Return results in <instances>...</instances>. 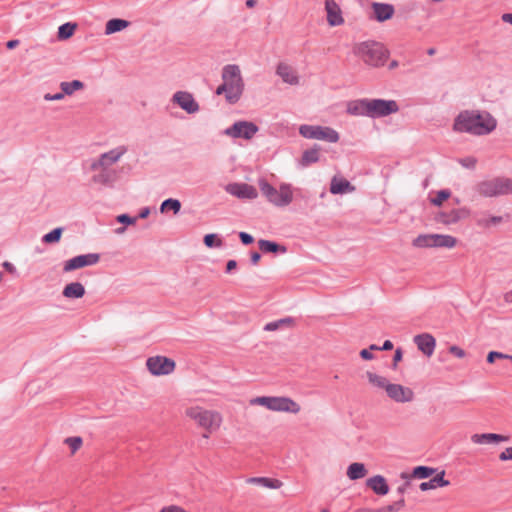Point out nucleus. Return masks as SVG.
<instances>
[{
	"instance_id": "1",
	"label": "nucleus",
	"mask_w": 512,
	"mask_h": 512,
	"mask_svg": "<svg viewBox=\"0 0 512 512\" xmlns=\"http://www.w3.org/2000/svg\"><path fill=\"white\" fill-rule=\"evenodd\" d=\"M184 413L197 428L203 431L202 437L204 439H209L212 434L219 431L224 422L221 412L200 405L189 406Z\"/></svg>"
},
{
	"instance_id": "2",
	"label": "nucleus",
	"mask_w": 512,
	"mask_h": 512,
	"mask_svg": "<svg viewBox=\"0 0 512 512\" xmlns=\"http://www.w3.org/2000/svg\"><path fill=\"white\" fill-rule=\"evenodd\" d=\"M496 125V119L488 113L480 114L464 111L455 119L453 128L457 132L486 135L491 133L496 128Z\"/></svg>"
},
{
	"instance_id": "3",
	"label": "nucleus",
	"mask_w": 512,
	"mask_h": 512,
	"mask_svg": "<svg viewBox=\"0 0 512 512\" xmlns=\"http://www.w3.org/2000/svg\"><path fill=\"white\" fill-rule=\"evenodd\" d=\"M223 83L216 89V94H225L230 104L236 103L244 90L241 70L237 65H226L222 70Z\"/></svg>"
},
{
	"instance_id": "4",
	"label": "nucleus",
	"mask_w": 512,
	"mask_h": 512,
	"mask_svg": "<svg viewBox=\"0 0 512 512\" xmlns=\"http://www.w3.org/2000/svg\"><path fill=\"white\" fill-rule=\"evenodd\" d=\"M353 53L371 67H381L387 62L390 52L380 42L364 41L354 45Z\"/></svg>"
},
{
	"instance_id": "5",
	"label": "nucleus",
	"mask_w": 512,
	"mask_h": 512,
	"mask_svg": "<svg viewBox=\"0 0 512 512\" xmlns=\"http://www.w3.org/2000/svg\"><path fill=\"white\" fill-rule=\"evenodd\" d=\"M258 185L266 200L276 207H286L293 202V188L288 183H281L278 188H275L262 178L258 180Z\"/></svg>"
},
{
	"instance_id": "6",
	"label": "nucleus",
	"mask_w": 512,
	"mask_h": 512,
	"mask_svg": "<svg viewBox=\"0 0 512 512\" xmlns=\"http://www.w3.org/2000/svg\"><path fill=\"white\" fill-rule=\"evenodd\" d=\"M251 406H261L272 412L298 414L301 405L287 396H258L250 399Z\"/></svg>"
},
{
	"instance_id": "7",
	"label": "nucleus",
	"mask_w": 512,
	"mask_h": 512,
	"mask_svg": "<svg viewBox=\"0 0 512 512\" xmlns=\"http://www.w3.org/2000/svg\"><path fill=\"white\" fill-rule=\"evenodd\" d=\"M412 245L416 248H444L454 249L458 245V239L449 234H420L413 239Z\"/></svg>"
},
{
	"instance_id": "8",
	"label": "nucleus",
	"mask_w": 512,
	"mask_h": 512,
	"mask_svg": "<svg viewBox=\"0 0 512 512\" xmlns=\"http://www.w3.org/2000/svg\"><path fill=\"white\" fill-rule=\"evenodd\" d=\"M299 133L308 139L323 140L329 143H336L339 140V133L330 127L317 125H302Z\"/></svg>"
},
{
	"instance_id": "9",
	"label": "nucleus",
	"mask_w": 512,
	"mask_h": 512,
	"mask_svg": "<svg viewBox=\"0 0 512 512\" xmlns=\"http://www.w3.org/2000/svg\"><path fill=\"white\" fill-rule=\"evenodd\" d=\"M148 371L154 376L171 374L176 367L175 361L165 356H152L146 360Z\"/></svg>"
},
{
	"instance_id": "10",
	"label": "nucleus",
	"mask_w": 512,
	"mask_h": 512,
	"mask_svg": "<svg viewBox=\"0 0 512 512\" xmlns=\"http://www.w3.org/2000/svg\"><path fill=\"white\" fill-rule=\"evenodd\" d=\"M368 109L370 117H383L396 113L399 108L394 100L371 99Z\"/></svg>"
},
{
	"instance_id": "11",
	"label": "nucleus",
	"mask_w": 512,
	"mask_h": 512,
	"mask_svg": "<svg viewBox=\"0 0 512 512\" xmlns=\"http://www.w3.org/2000/svg\"><path fill=\"white\" fill-rule=\"evenodd\" d=\"M470 216L469 209L457 208L449 211H440L435 215V221L445 226L455 225L460 221L466 220Z\"/></svg>"
},
{
	"instance_id": "12",
	"label": "nucleus",
	"mask_w": 512,
	"mask_h": 512,
	"mask_svg": "<svg viewBox=\"0 0 512 512\" xmlns=\"http://www.w3.org/2000/svg\"><path fill=\"white\" fill-rule=\"evenodd\" d=\"M127 152L126 147L119 146L104 154H102L96 161L91 165V169L96 171L97 169L106 170L120 160V158Z\"/></svg>"
},
{
	"instance_id": "13",
	"label": "nucleus",
	"mask_w": 512,
	"mask_h": 512,
	"mask_svg": "<svg viewBox=\"0 0 512 512\" xmlns=\"http://www.w3.org/2000/svg\"><path fill=\"white\" fill-rule=\"evenodd\" d=\"M385 393L389 399L396 403H409L415 398L414 391L411 388L392 382H390Z\"/></svg>"
},
{
	"instance_id": "14",
	"label": "nucleus",
	"mask_w": 512,
	"mask_h": 512,
	"mask_svg": "<svg viewBox=\"0 0 512 512\" xmlns=\"http://www.w3.org/2000/svg\"><path fill=\"white\" fill-rule=\"evenodd\" d=\"M258 131V127L248 121H239L225 130V134L233 138L251 139Z\"/></svg>"
},
{
	"instance_id": "15",
	"label": "nucleus",
	"mask_w": 512,
	"mask_h": 512,
	"mask_svg": "<svg viewBox=\"0 0 512 512\" xmlns=\"http://www.w3.org/2000/svg\"><path fill=\"white\" fill-rule=\"evenodd\" d=\"M100 256L97 253L79 255L64 262L63 271L71 272L86 266H92L99 262Z\"/></svg>"
},
{
	"instance_id": "16",
	"label": "nucleus",
	"mask_w": 512,
	"mask_h": 512,
	"mask_svg": "<svg viewBox=\"0 0 512 512\" xmlns=\"http://www.w3.org/2000/svg\"><path fill=\"white\" fill-rule=\"evenodd\" d=\"M225 191L239 199L254 200L258 197L257 189L247 183H230L226 185Z\"/></svg>"
},
{
	"instance_id": "17",
	"label": "nucleus",
	"mask_w": 512,
	"mask_h": 512,
	"mask_svg": "<svg viewBox=\"0 0 512 512\" xmlns=\"http://www.w3.org/2000/svg\"><path fill=\"white\" fill-rule=\"evenodd\" d=\"M324 8L326 12V19L330 26H340L344 23L342 10L335 0H325Z\"/></svg>"
},
{
	"instance_id": "18",
	"label": "nucleus",
	"mask_w": 512,
	"mask_h": 512,
	"mask_svg": "<svg viewBox=\"0 0 512 512\" xmlns=\"http://www.w3.org/2000/svg\"><path fill=\"white\" fill-rule=\"evenodd\" d=\"M173 102L179 105L187 113H196L199 110V105L195 101L192 94L185 91H178L173 95Z\"/></svg>"
},
{
	"instance_id": "19",
	"label": "nucleus",
	"mask_w": 512,
	"mask_h": 512,
	"mask_svg": "<svg viewBox=\"0 0 512 512\" xmlns=\"http://www.w3.org/2000/svg\"><path fill=\"white\" fill-rule=\"evenodd\" d=\"M417 348L427 357H431L436 347V339L429 333H422L414 337Z\"/></svg>"
},
{
	"instance_id": "20",
	"label": "nucleus",
	"mask_w": 512,
	"mask_h": 512,
	"mask_svg": "<svg viewBox=\"0 0 512 512\" xmlns=\"http://www.w3.org/2000/svg\"><path fill=\"white\" fill-rule=\"evenodd\" d=\"M276 74L284 83L289 85H298L300 83V77L296 69L286 63H279L277 65Z\"/></svg>"
},
{
	"instance_id": "21",
	"label": "nucleus",
	"mask_w": 512,
	"mask_h": 512,
	"mask_svg": "<svg viewBox=\"0 0 512 512\" xmlns=\"http://www.w3.org/2000/svg\"><path fill=\"white\" fill-rule=\"evenodd\" d=\"M508 436L496 433H476L471 436V441L476 445H492L507 442Z\"/></svg>"
},
{
	"instance_id": "22",
	"label": "nucleus",
	"mask_w": 512,
	"mask_h": 512,
	"mask_svg": "<svg viewBox=\"0 0 512 512\" xmlns=\"http://www.w3.org/2000/svg\"><path fill=\"white\" fill-rule=\"evenodd\" d=\"M364 376L371 388L386 392L390 384V380L387 377L372 370L366 371Z\"/></svg>"
},
{
	"instance_id": "23",
	"label": "nucleus",
	"mask_w": 512,
	"mask_h": 512,
	"mask_svg": "<svg viewBox=\"0 0 512 512\" xmlns=\"http://www.w3.org/2000/svg\"><path fill=\"white\" fill-rule=\"evenodd\" d=\"M366 485L377 495L384 496L389 492L387 481L382 475H375L368 478Z\"/></svg>"
},
{
	"instance_id": "24",
	"label": "nucleus",
	"mask_w": 512,
	"mask_h": 512,
	"mask_svg": "<svg viewBox=\"0 0 512 512\" xmlns=\"http://www.w3.org/2000/svg\"><path fill=\"white\" fill-rule=\"evenodd\" d=\"M355 187L343 177H333L330 185V192L332 194H346L352 193Z\"/></svg>"
},
{
	"instance_id": "25",
	"label": "nucleus",
	"mask_w": 512,
	"mask_h": 512,
	"mask_svg": "<svg viewBox=\"0 0 512 512\" xmlns=\"http://www.w3.org/2000/svg\"><path fill=\"white\" fill-rule=\"evenodd\" d=\"M369 99L355 100L347 104V113L353 116H369Z\"/></svg>"
},
{
	"instance_id": "26",
	"label": "nucleus",
	"mask_w": 512,
	"mask_h": 512,
	"mask_svg": "<svg viewBox=\"0 0 512 512\" xmlns=\"http://www.w3.org/2000/svg\"><path fill=\"white\" fill-rule=\"evenodd\" d=\"M372 9L375 18L380 22L390 19L394 14V8L390 4L373 3Z\"/></svg>"
},
{
	"instance_id": "27",
	"label": "nucleus",
	"mask_w": 512,
	"mask_h": 512,
	"mask_svg": "<svg viewBox=\"0 0 512 512\" xmlns=\"http://www.w3.org/2000/svg\"><path fill=\"white\" fill-rule=\"evenodd\" d=\"M444 475H445L444 471L440 472L435 477H433L431 480H429L427 482H422L420 484L419 488L422 491H427V490H431V489H436L438 487L448 486L450 483L448 480L444 479Z\"/></svg>"
},
{
	"instance_id": "28",
	"label": "nucleus",
	"mask_w": 512,
	"mask_h": 512,
	"mask_svg": "<svg viewBox=\"0 0 512 512\" xmlns=\"http://www.w3.org/2000/svg\"><path fill=\"white\" fill-rule=\"evenodd\" d=\"M85 294L84 286L79 282H72L63 289V296L71 299L82 298Z\"/></svg>"
},
{
	"instance_id": "29",
	"label": "nucleus",
	"mask_w": 512,
	"mask_h": 512,
	"mask_svg": "<svg viewBox=\"0 0 512 512\" xmlns=\"http://www.w3.org/2000/svg\"><path fill=\"white\" fill-rule=\"evenodd\" d=\"M346 474L350 480H358L364 478L368 471L363 463L354 462L348 466Z\"/></svg>"
},
{
	"instance_id": "30",
	"label": "nucleus",
	"mask_w": 512,
	"mask_h": 512,
	"mask_svg": "<svg viewBox=\"0 0 512 512\" xmlns=\"http://www.w3.org/2000/svg\"><path fill=\"white\" fill-rule=\"evenodd\" d=\"M248 483L258 484L269 489H280L283 486V482L276 478L268 477H254L248 480Z\"/></svg>"
},
{
	"instance_id": "31",
	"label": "nucleus",
	"mask_w": 512,
	"mask_h": 512,
	"mask_svg": "<svg viewBox=\"0 0 512 512\" xmlns=\"http://www.w3.org/2000/svg\"><path fill=\"white\" fill-rule=\"evenodd\" d=\"M129 25H130L129 21L124 20V19H118V18L110 19L109 21H107V23L105 25V34L106 35L114 34L116 32L126 29Z\"/></svg>"
},
{
	"instance_id": "32",
	"label": "nucleus",
	"mask_w": 512,
	"mask_h": 512,
	"mask_svg": "<svg viewBox=\"0 0 512 512\" xmlns=\"http://www.w3.org/2000/svg\"><path fill=\"white\" fill-rule=\"evenodd\" d=\"M494 179L483 181L478 185V192L484 197L499 196Z\"/></svg>"
},
{
	"instance_id": "33",
	"label": "nucleus",
	"mask_w": 512,
	"mask_h": 512,
	"mask_svg": "<svg viewBox=\"0 0 512 512\" xmlns=\"http://www.w3.org/2000/svg\"><path fill=\"white\" fill-rule=\"evenodd\" d=\"M294 326V320L291 317L279 319L277 321L269 322L264 326L267 332H273L282 328H290Z\"/></svg>"
},
{
	"instance_id": "34",
	"label": "nucleus",
	"mask_w": 512,
	"mask_h": 512,
	"mask_svg": "<svg viewBox=\"0 0 512 512\" xmlns=\"http://www.w3.org/2000/svg\"><path fill=\"white\" fill-rule=\"evenodd\" d=\"M496 188L498 195H508L512 194V179L505 178V177H499L495 178Z\"/></svg>"
},
{
	"instance_id": "35",
	"label": "nucleus",
	"mask_w": 512,
	"mask_h": 512,
	"mask_svg": "<svg viewBox=\"0 0 512 512\" xmlns=\"http://www.w3.org/2000/svg\"><path fill=\"white\" fill-rule=\"evenodd\" d=\"M77 29L76 23H65L58 28L57 37L59 40H67L71 38Z\"/></svg>"
},
{
	"instance_id": "36",
	"label": "nucleus",
	"mask_w": 512,
	"mask_h": 512,
	"mask_svg": "<svg viewBox=\"0 0 512 512\" xmlns=\"http://www.w3.org/2000/svg\"><path fill=\"white\" fill-rule=\"evenodd\" d=\"M84 84L79 80H73L71 82H61L60 89L63 91L65 96H71L74 92L82 90Z\"/></svg>"
},
{
	"instance_id": "37",
	"label": "nucleus",
	"mask_w": 512,
	"mask_h": 512,
	"mask_svg": "<svg viewBox=\"0 0 512 512\" xmlns=\"http://www.w3.org/2000/svg\"><path fill=\"white\" fill-rule=\"evenodd\" d=\"M319 160V149L313 148L304 151L301 159V164L303 166H308L312 163H315Z\"/></svg>"
},
{
	"instance_id": "38",
	"label": "nucleus",
	"mask_w": 512,
	"mask_h": 512,
	"mask_svg": "<svg viewBox=\"0 0 512 512\" xmlns=\"http://www.w3.org/2000/svg\"><path fill=\"white\" fill-rule=\"evenodd\" d=\"M181 209V203L177 199L169 198L162 202L160 206L161 213H164L168 210H172L174 214H177Z\"/></svg>"
},
{
	"instance_id": "39",
	"label": "nucleus",
	"mask_w": 512,
	"mask_h": 512,
	"mask_svg": "<svg viewBox=\"0 0 512 512\" xmlns=\"http://www.w3.org/2000/svg\"><path fill=\"white\" fill-rule=\"evenodd\" d=\"M404 506V500L401 499L393 504L386 505L374 510H363L362 512H399Z\"/></svg>"
},
{
	"instance_id": "40",
	"label": "nucleus",
	"mask_w": 512,
	"mask_h": 512,
	"mask_svg": "<svg viewBox=\"0 0 512 512\" xmlns=\"http://www.w3.org/2000/svg\"><path fill=\"white\" fill-rule=\"evenodd\" d=\"M259 248L264 252H278L282 251L285 252V247H280L278 244L268 241V240H259L258 242Z\"/></svg>"
},
{
	"instance_id": "41",
	"label": "nucleus",
	"mask_w": 512,
	"mask_h": 512,
	"mask_svg": "<svg viewBox=\"0 0 512 512\" xmlns=\"http://www.w3.org/2000/svg\"><path fill=\"white\" fill-rule=\"evenodd\" d=\"M450 196L451 192L449 190H440L430 197V202L435 206H441Z\"/></svg>"
},
{
	"instance_id": "42",
	"label": "nucleus",
	"mask_w": 512,
	"mask_h": 512,
	"mask_svg": "<svg viewBox=\"0 0 512 512\" xmlns=\"http://www.w3.org/2000/svg\"><path fill=\"white\" fill-rule=\"evenodd\" d=\"M64 443L69 447L71 454H75L83 445V440L79 436L68 437Z\"/></svg>"
},
{
	"instance_id": "43",
	"label": "nucleus",
	"mask_w": 512,
	"mask_h": 512,
	"mask_svg": "<svg viewBox=\"0 0 512 512\" xmlns=\"http://www.w3.org/2000/svg\"><path fill=\"white\" fill-rule=\"evenodd\" d=\"M203 242L208 248L221 247L223 245L222 239L214 233L205 235Z\"/></svg>"
},
{
	"instance_id": "44",
	"label": "nucleus",
	"mask_w": 512,
	"mask_h": 512,
	"mask_svg": "<svg viewBox=\"0 0 512 512\" xmlns=\"http://www.w3.org/2000/svg\"><path fill=\"white\" fill-rule=\"evenodd\" d=\"M434 473V469L426 466H418L414 468L412 476L415 478H428Z\"/></svg>"
},
{
	"instance_id": "45",
	"label": "nucleus",
	"mask_w": 512,
	"mask_h": 512,
	"mask_svg": "<svg viewBox=\"0 0 512 512\" xmlns=\"http://www.w3.org/2000/svg\"><path fill=\"white\" fill-rule=\"evenodd\" d=\"M63 229L55 228L51 232L47 233L43 237V242L45 243H57L61 239Z\"/></svg>"
},
{
	"instance_id": "46",
	"label": "nucleus",
	"mask_w": 512,
	"mask_h": 512,
	"mask_svg": "<svg viewBox=\"0 0 512 512\" xmlns=\"http://www.w3.org/2000/svg\"><path fill=\"white\" fill-rule=\"evenodd\" d=\"M100 172L97 175H94L92 180L95 183L99 184H107L109 182V174L106 170L98 169Z\"/></svg>"
},
{
	"instance_id": "47",
	"label": "nucleus",
	"mask_w": 512,
	"mask_h": 512,
	"mask_svg": "<svg viewBox=\"0 0 512 512\" xmlns=\"http://www.w3.org/2000/svg\"><path fill=\"white\" fill-rule=\"evenodd\" d=\"M158 512H188V511L180 505L170 504V505L163 506Z\"/></svg>"
},
{
	"instance_id": "48",
	"label": "nucleus",
	"mask_w": 512,
	"mask_h": 512,
	"mask_svg": "<svg viewBox=\"0 0 512 512\" xmlns=\"http://www.w3.org/2000/svg\"><path fill=\"white\" fill-rule=\"evenodd\" d=\"M506 358H508L507 354H503V353L496 352V351H491L487 355V361L489 363H494L495 360L506 359Z\"/></svg>"
},
{
	"instance_id": "49",
	"label": "nucleus",
	"mask_w": 512,
	"mask_h": 512,
	"mask_svg": "<svg viewBox=\"0 0 512 512\" xmlns=\"http://www.w3.org/2000/svg\"><path fill=\"white\" fill-rule=\"evenodd\" d=\"M449 352L452 355H454L455 357L460 358V359L464 358L466 356V352L462 348H460L456 345L450 346Z\"/></svg>"
},
{
	"instance_id": "50",
	"label": "nucleus",
	"mask_w": 512,
	"mask_h": 512,
	"mask_svg": "<svg viewBox=\"0 0 512 512\" xmlns=\"http://www.w3.org/2000/svg\"><path fill=\"white\" fill-rule=\"evenodd\" d=\"M117 221L120 222V223H124V224H127V225H133L136 223V218H132L126 214H121L119 216H117Z\"/></svg>"
},
{
	"instance_id": "51",
	"label": "nucleus",
	"mask_w": 512,
	"mask_h": 512,
	"mask_svg": "<svg viewBox=\"0 0 512 512\" xmlns=\"http://www.w3.org/2000/svg\"><path fill=\"white\" fill-rule=\"evenodd\" d=\"M499 459L501 461L512 460V447L505 448L500 454Z\"/></svg>"
},
{
	"instance_id": "52",
	"label": "nucleus",
	"mask_w": 512,
	"mask_h": 512,
	"mask_svg": "<svg viewBox=\"0 0 512 512\" xmlns=\"http://www.w3.org/2000/svg\"><path fill=\"white\" fill-rule=\"evenodd\" d=\"M65 97V94L63 93V91H61L60 93H56V94H45L44 95V99L46 101H59V100H62L63 98Z\"/></svg>"
},
{
	"instance_id": "53",
	"label": "nucleus",
	"mask_w": 512,
	"mask_h": 512,
	"mask_svg": "<svg viewBox=\"0 0 512 512\" xmlns=\"http://www.w3.org/2000/svg\"><path fill=\"white\" fill-rule=\"evenodd\" d=\"M239 237H240L242 243L245 245L251 244L254 240L253 237L246 232H240Z\"/></svg>"
},
{
	"instance_id": "54",
	"label": "nucleus",
	"mask_w": 512,
	"mask_h": 512,
	"mask_svg": "<svg viewBox=\"0 0 512 512\" xmlns=\"http://www.w3.org/2000/svg\"><path fill=\"white\" fill-rule=\"evenodd\" d=\"M461 164L467 168H473L476 164V160L474 158L468 157L461 160Z\"/></svg>"
},
{
	"instance_id": "55",
	"label": "nucleus",
	"mask_w": 512,
	"mask_h": 512,
	"mask_svg": "<svg viewBox=\"0 0 512 512\" xmlns=\"http://www.w3.org/2000/svg\"><path fill=\"white\" fill-rule=\"evenodd\" d=\"M360 356L362 359L364 360H372L374 358L373 354L371 353V351L369 349H362L360 351Z\"/></svg>"
},
{
	"instance_id": "56",
	"label": "nucleus",
	"mask_w": 512,
	"mask_h": 512,
	"mask_svg": "<svg viewBox=\"0 0 512 512\" xmlns=\"http://www.w3.org/2000/svg\"><path fill=\"white\" fill-rule=\"evenodd\" d=\"M237 262L235 260H229L226 264V272L230 273L232 270L236 269Z\"/></svg>"
},
{
	"instance_id": "57",
	"label": "nucleus",
	"mask_w": 512,
	"mask_h": 512,
	"mask_svg": "<svg viewBox=\"0 0 512 512\" xmlns=\"http://www.w3.org/2000/svg\"><path fill=\"white\" fill-rule=\"evenodd\" d=\"M401 360H402V351H401V349H397L395 351V354H394V357H393L394 366H396V364L398 362H400Z\"/></svg>"
},
{
	"instance_id": "58",
	"label": "nucleus",
	"mask_w": 512,
	"mask_h": 512,
	"mask_svg": "<svg viewBox=\"0 0 512 512\" xmlns=\"http://www.w3.org/2000/svg\"><path fill=\"white\" fill-rule=\"evenodd\" d=\"M19 40L17 39H13V40H9L7 43H6V47L8 49H14L16 48L18 45H19Z\"/></svg>"
},
{
	"instance_id": "59",
	"label": "nucleus",
	"mask_w": 512,
	"mask_h": 512,
	"mask_svg": "<svg viewBox=\"0 0 512 512\" xmlns=\"http://www.w3.org/2000/svg\"><path fill=\"white\" fill-rule=\"evenodd\" d=\"M2 266L9 272V273H14L15 272V267L13 266V264H11L10 262L8 261H5L3 262Z\"/></svg>"
},
{
	"instance_id": "60",
	"label": "nucleus",
	"mask_w": 512,
	"mask_h": 512,
	"mask_svg": "<svg viewBox=\"0 0 512 512\" xmlns=\"http://www.w3.org/2000/svg\"><path fill=\"white\" fill-rule=\"evenodd\" d=\"M502 221V218L499 217V216H494L492 217L489 222L485 223L484 225L485 226H489V223L493 224V225H497L499 224L500 222Z\"/></svg>"
},
{
	"instance_id": "61",
	"label": "nucleus",
	"mask_w": 512,
	"mask_h": 512,
	"mask_svg": "<svg viewBox=\"0 0 512 512\" xmlns=\"http://www.w3.org/2000/svg\"><path fill=\"white\" fill-rule=\"evenodd\" d=\"M393 349V343L390 340H386L381 347V350L388 351Z\"/></svg>"
},
{
	"instance_id": "62",
	"label": "nucleus",
	"mask_w": 512,
	"mask_h": 512,
	"mask_svg": "<svg viewBox=\"0 0 512 512\" xmlns=\"http://www.w3.org/2000/svg\"><path fill=\"white\" fill-rule=\"evenodd\" d=\"M260 258H261V256L258 252H254L251 254V262L253 264H257L259 262Z\"/></svg>"
},
{
	"instance_id": "63",
	"label": "nucleus",
	"mask_w": 512,
	"mask_h": 512,
	"mask_svg": "<svg viewBox=\"0 0 512 512\" xmlns=\"http://www.w3.org/2000/svg\"><path fill=\"white\" fill-rule=\"evenodd\" d=\"M502 20L506 23L512 24V13H505L502 15Z\"/></svg>"
},
{
	"instance_id": "64",
	"label": "nucleus",
	"mask_w": 512,
	"mask_h": 512,
	"mask_svg": "<svg viewBox=\"0 0 512 512\" xmlns=\"http://www.w3.org/2000/svg\"><path fill=\"white\" fill-rule=\"evenodd\" d=\"M504 300L507 303H512V290L504 295Z\"/></svg>"
}]
</instances>
